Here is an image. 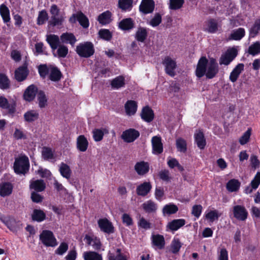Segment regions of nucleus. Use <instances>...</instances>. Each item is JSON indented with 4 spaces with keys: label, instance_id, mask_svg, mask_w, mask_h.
<instances>
[{
    "label": "nucleus",
    "instance_id": "nucleus-1",
    "mask_svg": "<svg viewBox=\"0 0 260 260\" xmlns=\"http://www.w3.org/2000/svg\"><path fill=\"white\" fill-rule=\"evenodd\" d=\"M219 71L218 63L213 58L208 60L206 57L203 56L199 59L196 70V75L201 78L204 75L208 79L213 78Z\"/></svg>",
    "mask_w": 260,
    "mask_h": 260
},
{
    "label": "nucleus",
    "instance_id": "nucleus-2",
    "mask_svg": "<svg viewBox=\"0 0 260 260\" xmlns=\"http://www.w3.org/2000/svg\"><path fill=\"white\" fill-rule=\"evenodd\" d=\"M29 162L28 157L22 156L16 158L14 164V170L18 174H25L29 170Z\"/></svg>",
    "mask_w": 260,
    "mask_h": 260
},
{
    "label": "nucleus",
    "instance_id": "nucleus-3",
    "mask_svg": "<svg viewBox=\"0 0 260 260\" xmlns=\"http://www.w3.org/2000/svg\"><path fill=\"white\" fill-rule=\"evenodd\" d=\"M77 53L82 57L88 58L94 53L93 45L89 42L81 43L76 47Z\"/></svg>",
    "mask_w": 260,
    "mask_h": 260
},
{
    "label": "nucleus",
    "instance_id": "nucleus-4",
    "mask_svg": "<svg viewBox=\"0 0 260 260\" xmlns=\"http://www.w3.org/2000/svg\"><path fill=\"white\" fill-rule=\"evenodd\" d=\"M51 19L49 21L50 25L55 26L62 25L64 21V17L60 13V9L57 5L53 4L50 9Z\"/></svg>",
    "mask_w": 260,
    "mask_h": 260
},
{
    "label": "nucleus",
    "instance_id": "nucleus-5",
    "mask_svg": "<svg viewBox=\"0 0 260 260\" xmlns=\"http://www.w3.org/2000/svg\"><path fill=\"white\" fill-rule=\"evenodd\" d=\"M40 240L47 247H55L57 245L56 239L53 233L49 230H44L40 235Z\"/></svg>",
    "mask_w": 260,
    "mask_h": 260
},
{
    "label": "nucleus",
    "instance_id": "nucleus-6",
    "mask_svg": "<svg viewBox=\"0 0 260 260\" xmlns=\"http://www.w3.org/2000/svg\"><path fill=\"white\" fill-rule=\"evenodd\" d=\"M77 20L80 24L84 28L88 27L89 23L88 18L81 11L73 14L69 19L71 23H74Z\"/></svg>",
    "mask_w": 260,
    "mask_h": 260
},
{
    "label": "nucleus",
    "instance_id": "nucleus-7",
    "mask_svg": "<svg viewBox=\"0 0 260 260\" xmlns=\"http://www.w3.org/2000/svg\"><path fill=\"white\" fill-rule=\"evenodd\" d=\"M237 50L235 48L228 49L219 59L220 64L228 65L237 55Z\"/></svg>",
    "mask_w": 260,
    "mask_h": 260
},
{
    "label": "nucleus",
    "instance_id": "nucleus-8",
    "mask_svg": "<svg viewBox=\"0 0 260 260\" xmlns=\"http://www.w3.org/2000/svg\"><path fill=\"white\" fill-rule=\"evenodd\" d=\"M232 211L234 217L238 220L245 221L247 218L248 213L243 206H234Z\"/></svg>",
    "mask_w": 260,
    "mask_h": 260
},
{
    "label": "nucleus",
    "instance_id": "nucleus-9",
    "mask_svg": "<svg viewBox=\"0 0 260 260\" xmlns=\"http://www.w3.org/2000/svg\"><path fill=\"white\" fill-rule=\"evenodd\" d=\"M162 64L165 67L166 73L170 76L174 77L177 67L176 61L170 57L166 56L162 61Z\"/></svg>",
    "mask_w": 260,
    "mask_h": 260
},
{
    "label": "nucleus",
    "instance_id": "nucleus-10",
    "mask_svg": "<svg viewBox=\"0 0 260 260\" xmlns=\"http://www.w3.org/2000/svg\"><path fill=\"white\" fill-rule=\"evenodd\" d=\"M139 136V131L134 128H129L122 133L121 138L126 143H131L136 140Z\"/></svg>",
    "mask_w": 260,
    "mask_h": 260
},
{
    "label": "nucleus",
    "instance_id": "nucleus-11",
    "mask_svg": "<svg viewBox=\"0 0 260 260\" xmlns=\"http://www.w3.org/2000/svg\"><path fill=\"white\" fill-rule=\"evenodd\" d=\"M152 153L154 154H159L163 152V144L161 138L159 136H154L151 139Z\"/></svg>",
    "mask_w": 260,
    "mask_h": 260
},
{
    "label": "nucleus",
    "instance_id": "nucleus-12",
    "mask_svg": "<svg viewBox=\"0 0 260 260\" xmlns=\"http://www.w3.org/2000/svg\"><path fill=\"white\" fill-rule=\"evenodd\" d=\"M154 8L153 0H142L139 7L140 11L145 14L152 13Z\"/></svg>",
    "mask_w": 260,
    "mask_h": 260
},
{
    "label": "nucleus",
    "instance_id": "nucleus-13",
    "mask_svg": "<svg viewBox=\"0 0 260 260\" xmlns=\"http://www.w3.org/2000/svg\"><path fill=\"white\" fill-rule=\"evenodd\" d=\"M98 224L101 231L110 234L114 232V227L111 222L107 219H100L98 220Z\"/></svg>",
    "mask_w": 260,
    "mask_h": 260
},
{
    "label": "nucleus",
    "instance_id": "nucleus-14",
    "mask_svg": "<svg viewBox=\"0 0 260 260\" xmlns=\"http://www.w3.org/2000/svg\"><path fill=\"white\" fill-rule=\"evenodd\" d=\"M134 169L139 175L143 176L149 172V165L144 161L137 162L134 166Z\"/></svg>",
    "mask_w": 260,
    "mask_h": 260
},
{
    "label": "nucleus",
    "instance_id": "nucleus-15",
    "mask_svg": "<svg viewBox=\"0 0 260 260\" xmlns=\"http://www.w3.org/2000/svg\"><path fill=\"white\" fill-rule=\"evenodd\" d=\"M37 91L38 88L35 85L33 84L29 85L24 92V99L28 102L32 101L35 99Z\"/></svg>",
    "mask_w": 260,
    "mask_h": 260
},
{
    "label": "nucleus",
    "instance_id": "nucleus-16",
    "mask_svg": "<svg viewBox=\"0 0 260 260\" xmlns=\"http://www.w3.org/2000/svg\"><path fill=\"white\" fill-rule=\"evenodd\" d=\"M28 74L26 63L18 68L15 72V77L18 81L24 80Z\"/></svg>",
    "mask_w": 260,
    "mask_h": 260
},
{
    "label": "nucleus",
    "instance_id": "nucleus-17",
    "mask_svg": "<svg viewBox=\"0 0 260 260\" xmlns=\"http://www.w3.org/2000/svg\"><path fill=\"white\" fill-rule=\"evenodd\" d=\"M46 41L49 44L52 51L57 49L60 45V41L58 36L55 35H49L47 36Z\"/></svg>",
    "mask_w": 260,
    "mask_h": 260
},
{
    "label": "nucleus",
    "instance_id": "nucleus-18",
    "mask_svg": "<svg viewBox=\"0 0 260 260\" xmlns=\"http://www.w3.org/2000/svg\"><path fill=\"white\" fill-rule=\"evenodd\" d=\"M154 113L153 110L148 106H146L142 110L141 116L144 121L150 122L154 119Z\"/></svg>",
    "mask_w": 260,
    "mask_h": 260
},
{
    "label": "nucleus",
    "instance_id": "nucleus-19",
    "mask_svg": "<svg viewBox=\"0 0 260 260\" xmlns=\"http://www.w3.org/2000/svg\"><path fill=\"white\" fill-rule=\"evenodd\" d=\"M185 222L184 219H174L168 223L167 228L171 231H175L184 225Z\"/></svg>",
    "mask_w": 260,
    "mask_h": 260
},
{
    "label": "nucleus",
    "instance_id": "nucleus-20",
    "mask_svg": "<svg viewBox=\"0 0 260 260\" xmlns=\"http://www.w3.org/2000/svg\"><path fill=\"white\" fill-rule=\"evenodd\" d=\"M118 26L123 30H129L134 28L135 22L131 18H125L119 23Z\"/></svg>",
    "mask_w": 260,
    "mask_h": 260
},
{
    "label": "nucleus",
    "instance_id": "nucleus-21",
    "mask_svg": "<svg viewBox=\"0 0 260 260\" xmlns=\"http://www.w3.org/2000/svg\"><path fill=\"white\" fill-rule=\"evenodd\" d=\"M151 185L150 182H145L137 187V193L139 196H146L151 189Z\"/></svg>",
    "mask_w": 260,
    "mask_h": 260
},
{
    "label": "nucleus",
    "instance_id": "nucleus-22",
    "mask_svg": "<svg viewBox=\"0 0 260 260\" xmlns=\"http://www.w3.org/2000/svg\"><path fill=\"white\" fill-rule=\"evenodd\" d=\"M148 36L147 29L143 27L138 28L135 36L136 40L141 43L145 42Z\"/></svg>",
    "mask_w": 260,
    "mask_h": 260
},
{
    "label": "nucleus",
    "instance_id": "nucleus-23",
    "mask_svg": "<svg viewBox=\"0 0 260 260\" xmlns=\"http://www.w3.org/2000/svg\"><path fill=\"white\" fill-rule=\"evenodd\" d=\"M60 39L62 43L70 44L74 46L77 40L75 36L72 33H63L61 36Z\"/></svg>",
    "mask_w": 260,
    "mask_h": 260
},
{
    "label": "nucleus",
    "instance_id": "nucleus-24",
    "mask_svg": "<svg viewBox=\"0 0 260 260\" xmlns=\"http://www.w3.org/2000/svg\"><path fill=\"white\" fill-rule=\"evenodd\" d=\"M151 239L153 245L157 247L159 249L164 248L165 241L163 236L159 234L153 235H152Z\"/></svg>",
    "mask_w": 260,
    "mask_h": 260
},
{
    "label": "nucleus",
    "instance_id": "nucleus-25",
    "mask_svg": "<svg viewBox=\"0 0 260 260\" xmlns=\"http://www.w3.org/2000/svg\"><path fill=\"white\" fill-rule=\"evenodd\" d=\"M244 65L243 63H239L236 66L230 74V80L232 82H235L238 78L240 74L244 70Z\"/></svg>",
    "mask_w": 260,
    "mask_h": 260
},
{
    "label": "nucleus",
    "instance_id": "nucleus-26",
    "mask_svg": "<svg viewBox=\"0 0 260 260\" xmlns=\"http://www.w3.org/2000/svg\"><path fill=\"white\" fill-rule=\"evenodd\" d=\"M88 142L84 135L79 136L77 139V148L81 151L85 152L87 149Z\"/></svg>",
    "mask_w": 260,
    "mask_h": 260
},
{
    "label": "nucleus",
    "instance_id": "nucleus-27",
    "mask_svg": "<svg viewBox=\"0 0 260 260\" xmlns=\"http://www.w3.org/2000/svg\"><path fill=\"white\" fill-rule=\"evenodd\" d=\"M125 112L128 115H134L137 109V104L135 101L129 100L126 102L124 106Z\"/></svg>",
    "mask_w": 260,
    "mask_h": 260
},
{
    "label": "nucleus",
    "instance_id": "nucleus-28",
    "mask_svg": "<svg viewBox=\"0 0 260 260\" xmlns=\"http://www.w3.org/2000/svg\"><path fill=\"white\" fill-rule=\"evenodd\" d=\"M13 189L12 185L9 182H5L0 185V196L5 197L11 194Z\"/></svg>",
    "mask_w": 260,
    "mask_h": 260
},
{
    "label": "nucleus",
    "instance_id": "nucleus-29",
    "mask_svg": "<svg viewBox=\"0 0 260 260\" xmlns=\"http://www.w3.org/2000/svg\"><path fill=\"white\" fill-rule=\"evenodd\" d=\"M194 139L198 147L201 149H204L206 143L203 132L200 131L195 134Z\"/></svg>",
    "mask_w": 260,
    "mask_h": 260
},
{
    "label": "nucleus",
    "instance_id": "nucleus-30",
    "mask_svg": "<svg viewBox=\"0 0 260 260\" xmlns=\"http://www.w3.org/2000/svg\"><path fill=\"white\" fill-rule=\"evenodd\" d=\"M113 88L119 89L125 85V79L122 76H119L113 79L111 82Z\"/></svg>",
    "mask_w": 260,
    "mask_h": 260
},
{
    "label": "nucleus",
    "instance_id": "nucleus-31",
    "mask_svg": "<svg viewBox=\"0 0 260 260\" xmlns=\"http://www.w3.org/2000/svg\"><path fill=\"white\" fill-rule=\"evenodd\" d=\"M108 133V130L105 128L94 129L92 131L93 139L96 142L100 141L103 139L104 134Z\"/></svg>",
    "mask_w": 260,
    "mask_h": 260
},
{
    "label": "nucleus",
    "instance_id": "nucleus-32",
    "mask_svg": "<svg viewBox=\"0 0 260 260\" xmlns=\"http://www.w3.org/2000/svg\"><path fill=\"white\" fill-rule=\"evenodd\" d=\"M245 30L243 28H239L234 30L231 34L229 39L240 40L245 35Z\"/></svg>",
    "mask_w": 260,
    "mask_h": 260
},
{
    "label": "nucleus",
    "instance_id": "nucleus-33",
    "mask_svg": "<svg viewBox=\"0 0 260 260\" xmlns=\"http://www.w3.org/2000/svg\"><path fill=\"white\" fill-rule=\"evenodd\" d=\"M59 172L62 176L67 179L70 178L72 171L70 167L63 162H61L59 167Z\"/></svg>",
    "mask_w": 260,
    "mask_h": 260
},
{
    "label": "nucleus",
    "instance_id": "nucleus-34",
    "mask_svg": "<svg viewBox=\"0 0 260 260\" xmlns=\"http://www.w3.org/2000/svg\"><path fill=\"white\" fill-rule=\"evenodd\" d=\"M0 107L8 109L10 113H13L15 110L14 105L9 104L7 99L3 96L0 97Z\"/></svg>",
    "mask_w": 260,
    "mask_h": 260
},
{
    "label": "nucleus",
    "instance_id": "nucleus-35",
    "mask_svg": "<svg viewBox=\"0 0 260 260\" xmlns=\"http://www.w3.org/2000/svg\"><path fill=\"white\" fill-rule=\"evenodd\" d=\"M30 188L38 191H42L45 188V184L43 180H37L31 182Z\"/></svg>",
    "mask_w": 260,
    "mask_h": 260
},
{
    "label": "nucleus",
    "instance_id": "nucleus-36",
    "mask_svg": "<svg viewBox=\"0 0 260 260\" xmlns=\"http://www.w3.org/2000/svg\"><path fill=\"white\" fill-rule=\"evenodd\" d=\"M0 14L5 23L10 21V11L6 5L3 4L0 6Z\"/></svg>",
    "mask_w": 260,
    "mask_h": 260
},
{
    "label": "nucleus",
    "instance_id": "nucleus-37",
    "mask_svg": "<svg viewBox=\"0 0 260 260\" xmlns=\"http://www.w3.org/2000/svg\"><path fill=\"white\" fill-rule=\"evenodd\" d=\"M39 118V113L35 110H30L24 114V118L27 122H32Z\"/></svg>",
    "mask_w": 260,
    "mask_h": 260
},
{
    "label": "nucleus",
    "instance_id": "nucleus-38",
    "mask_svg": "<svg viewBox=\"0 0 260 260\" xmlns=\"http://www.w3.org/2000/svg\"><path fill=\"white\" fill-rule=\"evenodd\" d=\"M32 219L38 222L43 221L46 218L45 213L41 210L35 209L32 214Z\"/></svg>",
    "mask_w": 260,
    "mask_h": 260
},
{
    "label": "nucleus",
    "instance_id": "nucleus-39",
    "mask_svg": "<svg viewBox=\"0 0 260 260\" xmlns=\"http://www.w3.org/2000/svg\"><path fill=\"white\" fill-rule=\"evenodd\" d=\"M83 256L84 260H103L101 255L93 251L85 252Z\"/></svg>",
    "mask_w": 260,
    "mask_h": 260
},
{
    "label": "nucleus",
    "instance_id": "nucleus-40",
    "mask_svg": "<svg viewBox=\"0 0 260 260\" xmlns=\"http://www.w3.org/2000/svg\"><path fill=\"white\" fill-rule=\"evenodd\" d=\"M178 208L174 204H170L165 205L162 209V212L164 215H170L174 214L177 212Z\"/></svg>",
    "mask_w": 260,
    "mask_h": 260
},
{
    "label": "nucleus",
    "instance_id": "nucleus-41",
    "mask_svg": "<svg viewBox=\"0 0 260 260\" xmlns=\"http://www.w3.org/2000/svg\"><path fill=\"white\" fill-rule=\"evenodd\" d=\"M240 185V183L238 180L232 179L226 184V188L229 191L234 192L238 190Z\"/></svg>",
    "mask_w": 260,
    "mask_h": 260
},
{
    "label": "nucleus",
    "instance_id": "nucleus-42",
    "mask_svg": "<svg viewBox=\"0 0 260 260\" xmlns=\"http://www.w3.org/2000/svg\"><path fill=\"white\" fill-rule=\"evenodd\" d=\"M38 100L39 102V106L40 108H45L47 105V99L43 91H39L38 93Z\"/></svg>",
    "mask_w": 260,
    "mask_h": 260
},
{
    "label": "nucleus",
    "instance_id": "nucleus-43",
    "mask_svg": "<svg viewBox=\"0 0 260 260\" xmlns=\"http://www.w3.org/2000/svg\"><path fill=\"white\" fill-rule=\"evenodd\" d=\"M111 16V13L107 11L100 14L98 17V20L100 23L106 24L110 22Z\"/></svg>",
    "mask_w": 260,
    "mask_h": 260
},
{
    "label": "nucleus",
    "instance_id": "nucleus-44",
    "mask_svg": "<svg viewBox=\"0 0 260 260\" xmlns=\"http://www.w3.org/2000/svg\"><path fill=\"white\" fill-rule=\"evenodd\" d=\"M61 74L60 71L56 67L51 68L50 70L49 79L53 81H58L61 78Z\"/></svg>",
    "mask_w": 260,
    "mask_h": 260
},
{
    "label": "nucleus",
    "instance_id": "nucleus-45",
    "mask_svg": "<svg viewBox=\"0 0 260 260\" xmlns=\"http://www.w3.org/2000/svg\"><path fill=\"white\" fill-rule=\"evenodd\" d=\"M248 53L253 56L260 53V42H256L251 45L248 48Z\"/></svg>",
    "mask_w": 260,
    "mask_h": 260
},
{
    "label": "nucleus",
    "instance_id": "nucleus-46",
    "mask_svg": "<svg viewBox=\"0 0 260 260\" xmlns=\"http://www.w3.org/2000/svg\"><path fill=\"white\" fill-rule=\"evenodd\" d=\"M260 30V19H256L253 25L250 29V37L253 38L256 36Z\"/></svg>",
    "mask_w": 260,
    "mask_h": 260
},
{
    "label": "nucleus",
    "instance_id": "nucleus-47",
    "mask_svg": "<svg viewBox=\"0 0 260 260\" xmlns=\"http://www.w3.org/2000/svg\"><path fill=\"white\" fill-rule=\"evenodd\" d=\"M68 52L69 50L68 47L63 44H60L57 48L56 53L58 57H66Z\"/></svg>",
    "mask_w": 260,
    "mask_h": 260
},
{
    "label": "nucleus",
    "instance_id": "nucleus-48",
    "mask_svg": "<svg viewBox=\"0 0 260 260\" xmlns=\"http://www.w3.org/2000/svg\"><path fill=\"white\" fill-rule=\"evenodd\" d=\"M98 34L101 39L107 41H110L112 38V34L107 29H101Z\"/></svg>",
    "mask_w": 260,
    "mask_h": 260
},
{
    "label": "nucleus",
    "instance_id": "nucleus-49",
    "mask_svg": "<svg viewBox=\"0 0 260 260\" xmlns=\"http://www.w3.org/2000/svg\"><path fill=\"white\" fill-rule=\"evenodd\" d=\"M186 145V141L183 139L178 138L176 140V147L179 151L185 152L187 150Z\"/></svg>",
    "mask_w": 260,
    "mask_h": 260
},
{
    "label": "nucleus",
    "instance_id": "nucleus-50",
    "mask_svg": "<svg viewBox=\"0 0 260 260\" xmlns=\"http://www.w3.org/2000/svg\"><path fill=\"white\" fill-rule=\"evenodd\" d=\"M143 207L146 212L148 213L155 211L157 208L156 204L151 201L144 203L143 204Z\"/></svg>",
    "mask_w": 260,
    "mask_h": 260
},
{
    "label": "nucleus",
    "instance_id": "nucleus-51",
    "mask_svg": "<svg viewBox=\"0 0 260 260\" xmlns=\"http://www.w3.org/2000/svg\"><path fill=\"white\" fill-rule=\"evenodd\" d=\"M10 87V81L7 77L3 74H0V88L8 89Z\"/></svg>",
    "mask_w": 260,
    "mask_h": 260
},
{
    "label": "nucleus",
    "instance_id": "nucleus-52",
    "mask_svg": "<svg viewBox=\"0 0 260 260\" xmlns=\"http://www.w3.org/2000/svg\"><path fill=\"white\" fill-rule=\"evenodd\" d=\"M7 227L13 232H16L19 229V223L17 222L14 219H9L6 223Z\"/></svg>",
    "mask_w": 260,
    "mask_h": 260
},
{
    "label": "nucleus",
    "instance_id": "nucleus-53",
    "mask_svg": "<svg viewBox=\"0 0 260 260\" xmlns=\"http://www.w3.org/2000/svg\"><path fill=\"white\" fill-rule=\"evenodd\" d=\"M116 251L117 254L116 255L110 252L108 253L109 260H126V257L121 254L120 249H117Z\"/></svg>",
    "mask_w": 260,
    "mask_h": 260
},
{
    "label": "nucleus",
    "instance_id": "nucleus-54",
    "mask_svg": "<svg viewBox=\"0 0 260 260\" xmlns=\"http://www.w3.org/2000/svg\"><path fill=\"white\" fill-rule=\"evenodd\" d=\"M48 14L46 10H44L40 11L37 19V24L41 25L44 24L48 19Z\"/></svg>",
    "mask_w": 260,
    "mask_h": 260
},
{
    "label": "nucleus",
    "instance_id": "nucleus-55",
    "mask_svg": "<svg viewBox=\"0 0 260 260\" xmlns=\"http://www.w3.org/2000/svg\"><path fill=\"white\" fill-rule=\"evenodd\" d=\"M181 247V244L179 239H174L171 245V250L173 253H177L179 252Z\"/></svg>",
    "mask_w": 260,
    "mask_h": 260
},
{
    "label": "nucleus",
    "instance_id": "nucleus-56",
    "mask_svg": "<svg viewBox=\"0 0 260 260\" xmlns=\"http://www.w3.org/2000/svg\"><path fill=\"white\" fill-rule=\"evenodd\" d=\"M184 0H170V8L172 10L179 9L184 4Z\"/></svg>",
    "mask_w": 260,
    "mask_h": 260
},
{
    "label": "nucleus",
    "instance_id": "nucleus-57",
    "mask_svg": "<svg viewBox=\"0 0 260 260\" xmlns=\"http://www.w3.org/2000/svg\"><path fill=\"white\" fill-rule=\"evenodd\" d=\"M119 8L123 10H126L132 7V0H119Z\"/></svg>",
    "mask_w": 260,
    "mask_h": 260
},
{
    "label": "nucleus",
    "instance_id": "nucleus-58",
    "mask_svg": "<svg viewBox=\"0 0 260 260\" xmlns=\"http://www.w3.org/2000/svg\"><path fill=\"white\" fill-rule=\"evenodd\" d=\"M42 157L44 159L48 160L53 158V153L49 148L44 147L42 151Z\"/></svg>",
    "mask_w": 260,
    "mask_h": 260
},
{
    "label": "nucleus",
    "instance_id": "nucleus-59",
    "mask_svg": "<svg viewBox=\"0 0 260 260\" xmlns=\"http://www.w3.org/2000/svg\"><path fill=\"white\" fill-rule=\"evenodd\" d=\"M220 216V214H219L218 211L217 210H212L209 212L206 215V218L210 220V221L213 222L215 220L218 219L219 217Z\"/></svg>",
    "mask_w": 260,
    "mask_h": 260
},
{
    "label": "nucleus",
    "instance_id": "nucleus-60",
    "mask_svg": "<svg viewBox=\"0 0 260 260\" xmlns=\"http://www.w3.org/2000/svg\"><path fill=\"white\" fill-rule=\"evenodd\" d=\"M251 135V129L249 128L246 131L239 139V142L241 145L246 144L250 138Z\"/></svg>",
    "mask_w": 260,
    "mask_h": 260
},
{
    "label": "nucleus",
    "instance_id": "nucleus-61",
    "mask_svg": "<svg viewBox=\"0 0 260 260\" xmlns=\"http://www.w3.org/2000/svg\"><path fill=\"white\" fill-rule=\"evenodd\" d=\"M208 31L211 33H214L217 30V23L215 20L211 19L208 22Z\"/></svg>",
    "mask_w": 260,
    "mask_h": 260
},
{
    "label": "nucleus",
    "instance_id": "nucleus-62",
    "mask_svg": "<svg viewBox=\"0 0 260 260\" xmlns=\"http://www.w3.org/2000/svg\"><path fill=\"white\" fill-rule=\"evenodd\" d=\"M68 249V245L65 242L61 243L57 249L55 250V253L59 255H62Z\"/></svg>",
    "mask_w": 260,
    "mask_h": 260
},
{
    "label": "nucleus",
    "instance_id": "nucleus-63",
    "mask_svg": "<svg viewBox=\"0 0 260 260\" xmlns=\"http://www.w3.org/2000/svg\"><path fill=\"white\" fill-rule=\"evenodd\" d=\"M161 22V15L157 13L155 15L154 17L150 21V24L153 27L158 26Z\"/></svg>",
    "mask_w": 260,
    "mask_h": 260
},
{
    "label": "nucleus",
    "instance_id": "nucleus-64",
    "mask_svg": "<svg viewBox=\"0 0 260 260\" xmlns=\"http://www.w3.org/2000/svg\"><path fill=\"white\" fill-rule=\"evenodd\" d=\"M260 184V172H257L254 179L251 182V185L254 188L256 189Z\"/></svg>",
    "mask_w": 260,
    "mask_h": 260
}]
</instances>
